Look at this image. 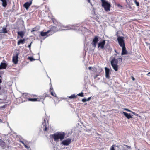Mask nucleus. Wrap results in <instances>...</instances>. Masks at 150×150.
I'll return each mask as SVG.
<instances>
[{
  "instance_id": "obj_1",
  "label": "nucleus",
  "mask_w": 150,
  "mask_h": 150,
  "mask_svg": "<svg viewBox=\"0 0 150 150\" xmlns=\"http://www.w3.org/2000/svg\"><path fill=\"white\" fill-rule=\"evenodd\" d=\"M66 134L63 132H58L51 135V137L53 138L56 142L58 141L59 139L60 141L62 140L65 137Z\"/></svg>"
},
{
  "instance_id": "obj_2",
  "label": "nucleus",
  "mask_w": 150,
  "mask_h": 150,
  "mask_svg": "<svg viewBox=\"0 0 150 150\" xmlns=\"http://www.w3.org/2000/svg\"><path fill=\"white\" fill-rule=\"evenodd\" d=\"M101 1L102 2V6L104 8L105 11L107 12L109 11L111 7L110 4L105 0H101Z\"/></svg>"
},
{
  "instance_id": "obj_3",
  "label": "nucleus",
  "mask_w": 150,
  "mask_h": 150,
  "mask_svg": "<svg viewBox=\"0 0 150 150\" xmlns=\"http://www.w3.org/2000/svg\"><path fill=\"white\" fill-rule=\"evenodd\" d=\"M124 39V38L123 36H119L117 38V40L119 44L121 47L125 46Z\"/></svg>"
},
{
  "instance_id": "obj_4",
  "label": "nucleus",
  "mask_w": 150,
  "mask_h": 150,
  "mask_svg": "<svg viewBox=\"0 0 150 150\" xmlns=\"http://www.w3.org/2000/svg\"><path fill=\"white\" fill-rule=\"evenodd\" d=\"M19 54V52H16L13 54V57L12 61L15 64H16L18 63V56Z\"/></svg>"
},
{
  "instance_id": "obj_5",
  "label": "nucleus",
  "mask_w": 150,
  "mask_h": 150,
  "mask_svg": "<svg viewBox=\"0 0 150 150\" xmlns=\"http://www.w3.org/2000/svg\"><path fill=\"white\" fill-rule=\"evenodd\" d=\"M45 99V97L44 96H38L37 98H29L28 99V101H33V102H35V101H40L42 99Z\"/></svg>"
},
{
  "instance_id": "obj_6",
  "label": "nucleus",
  "mask_w": 150,
  "mask_h": 150,
  "mask_svg": "<svg viewBox=\"0 0 150 150\" xmlns=\"http://www.w3.org/2000/svg\"><path fill=\"white\" fill-rule=\"evenodd\" d=\"M71 139L68 138L66 140L62 141L61 143L64 146H68L71 142Z\"/></svg>"
},
{
  "instance_id": "obj_7",
  "label": "nucleus",
  "mask_w": 150,
  "mask_h": 150,
  "mask_svg": "<svg viewBox=\"0 0 150 150\" xmlns=\"http://www.w3.org/2000/svg\"><path fill=\"white\" fill-rule=\"evenodd\" d=\"M105 44V40H103L100 42L98 44V48H100L101 49H103L104 48V46Z\"/></svg>"
},
{
  "instance_id": "obj_8",
  "label": "nucleus",
  "mask_w": 150,
  "mask_h": 150,
  "mask_svg": "<svg viewBox=\"0 0 150 150\" xmlns=\"http://www.w3.org/2000/svg\"><path fill=\"white\" fill-rule=\"evenodd\" d=\"M98 37L97 36H95L91 44L94 47H96L97 43L98 41Z\"/></svg>"
},
{
  "instance_id": "obj_9",
  "label": "nucleus",
  "mask_w": 150,
  "mask_h": 150,
  "mask_svg": "<svg viewBox=\"0 0 150 150\" xmlns=\"http://www.w3.org/2000/svg\"><path fill=\"white\" fill-rule=\"evenodd\" d=\"M122 57L119 58L117 59H116L115 58H113L111 61H113L114 64H117L119 62L120 63L122 62Z\"/></svg>"
},
{
  "instance_id": "obj_10",
  "label": "nucleus",
  "mask_w": 150,
  "mask_h": 150,
  "mask_svg": "<svg viewBox=\"0 0 150 150\" xmlns=\"http://www.w3.org/2000/svg\"><path fill=\"white\" fill-rule=\"evenodd\" d=\"M32 0H30L29 2H26L24 4L23 6L26 8V9H28L29 7L31 5Z\"/></svg>"
},
{
  "instance_id": "obj_11",
  "label": "nucleus",
  "mask_w": 150,
  "mask_h": 150,
  "mask_svg": "<svg viewBox=\"0 0 150 150\" xmlns=\"http://www.w3.org/2000/svg\"><path fill=\"white\" fill-rule=\"evenodd\" d=\"M110 62L111 65L113 69L115 71H118V66L117 64H114L113 63V61H111Z\"/></svg>"
},
{
  "instance_id": "obj_12",
  "label": "nucleus",
  "mask_w": 150,
  "mask_h": 150,
  "mask_svg": "<svg viewBox=\"0 0 150 150\" xmlns=\"http://www.w3.org/2000/svg\"><path fill=\"white\" fill-rule=\"evenodd\" d=\"M49 91L52 96L55 97H56L57 95L54 92L53 88L51 84V86H50Z\"/></svg>"
},
{
  "instance_id": "obj_13",
  "label": "nucleus",
  "mask_w": 150,
  "mask_h": 150,
  "mask_svg": "<svg viewBox=\"0 0 150 150\" xmlns=\"http://www.w3.org/2000/svg\"><path fill=\"white\" fill-rule=\"evenodd\" d=\"M105 77L107 79H109L110 76H109L110 70L107 67L105 68Z\"/></svg>"
},
{
  "instance_id": "obj_14",
  "label": "nucleus",
  "mask_w": 150,
  "mask_h": 150,
  "mask_svg": "<svg viewBox=\"0 0 150 150\" xmlns=\"http://www.w3.org/2000/svg\"><path fill=\"white\" fill-rule=\"evenodd\" d=\"M122 47V52L121 55H126L127 54V51L126 50L125 46L121 47Z\"/></svg>"
},
{
  "instance_id": "obj_15",
  "label": "nucleus",
  "mask_w": 150,
  "mask_h": 150,
  "mask_svg": "<svg viewBox=\"0 0 150 150\" xmlns=\"http://www.w3.org/2000/svg\"><path fill=\"white\" fill-rule=\"evenodd\" d=\"M51 31V29H50V30H48L46 32H43V31H42L40 33L41 35L42 36H48L49 35H48L47 34L49 33H50Z\"/></svg>"
},
{
  "instance_id": "obj_16",
  "label": "nucleus",
  "mask_w": 150,
  "mask_h": 150,
  "mask_svg": "<svg viewBox=\"0 0 150 150\" xmlns=\"http://www.w3.org/2000/svg\"><path fill=\"white\" fill-rule=\"evenodd\" d=\"M77 95H75V94H72L69 96H67V97L66 99L68 100L70 99H74L76 98Z\"/></svg>"
},
{
  "instance_id": "obj_17",
  "label": "nucleus",
  "mask_w": 150,
  "mask_h": 150,
  "mask_svg": "<svg viewBox=\"0 0 150 150\" xmlns=\"http://www.w3.org/2000/svg\"><path fill=\"white\" fill-rule=\"evenodd\" d=\"M0 146L3 147V148H4L6 146V143L4 141L2 140H0Z\"/></svg>"
},
{
  "instance_id": "obj_18",
  "label": "nucleus",
  "mask_w": 150,
  "mask_h": 150,
  "mask_svg": "<svg viewBox=\"0 0 150 150\" xmlns=\"http://www.w3.org/2000/svg\"><path fill=\"white\" fill-rule=\"evenodd\" d=\"M7 66V64L6 63H1L0 65V69H6Z\"/></svg>"
},
{
  "instance_id": "obj_19",
  "label": "nucleus",
  "mask_w": 150,
  "mask_h": 150,
  "mask_svg": "<svg viewBox=\"0 0 150 150\" xmlns=\"http://www.w3.org/2000/svg\"><path fill=\"white\" fill-rule=\"evenodd\" d=\"M25 39H20L18 42L17 45H19L21 44H24L25 42Z\"/></svg>"
},
{
  "instance_id": "obj_20",
  "label": "nucleus",
  "mask_w": 150,
  "mask_h": 150,
  "mask_svg": "<svg viewBox=\"0 0 150 150\" xmlns=\"http://www.w3.org/2000/svg\"><path fill=\"white\" fill-rule=\"evenodd\" d=\"M123 113L124 115L128 119L132 118V117L131 115L130 114H128L127 112H123Z\"/></svg>"
},
{
  "instance_id": "obj_21",
  "label": "nucleus",
  "mask_w": 150,
  "mask_h": 150,
  "mask_svg": "<svg viewBox=\"0 0 150 150\" xmlns=\"http://www.w3.org/2000/svg\"><path fill=\"white\" fill-rule=\"evenodd\" d=\"M18 35H19L21 38H23L24 35V33L22 31H18L17 32Z\"/></svg>"
},
{
  "instance_id": "obj_22",
  "label": "nucleus",
  "mask_w": 150,
  "mask_h": 150,
  "mask_svg": "<svg viewBox=\"0 0 150 150\" xmlns=\"http://www.w3.org/2000/svg\"><path fill=\"white\" fill-rule=\"evenodd\" d=\"M8 31L6 28L3 27L1 30H0V33H7Z\"/></svg>"
},
{
  "instance_id": "obj_23",
  "label": "nucleus",
  "mask_w": 150,
  "mask_h": 150,
  "mask_svg": "<svg viewBox=\"0 0 150 150\" xmlns=\"http://www.w3.org/2000/svg\"><path fill=\"white\" fill-rule=\"evenodd\" d=\"M2 2V5L4 7H5L7 5L6 1V0H1Z\"/></svg>"
},
{
  "instance_id": "obj_24",
  "label": "nucleus",
  "mask_w": 150,
  "mask_h": 150,
  "mask_svg": "<svg viewBox=\"0 0 150 150\" xmlns=\"http://www.w3.org/2000/svg\"><path fill=\"white\" fill-rule=\"evenodd\" d=\"M133 1L137 6H139V2L137 1V0H133Z\"/></svg>"
},
{
  "instance_id": "obj_25",
  "label": "nucleus",
  "mask_w": 150,
  "mask_h": 150,
  "mask_svg": "<svg viewBox=\"0 0 150 150\" xmlns=\"http://www.w3.org/2000/svg\"><path fill=\"white\" fill-rule=\"evenodd\" d=\"M42 125L44 126H47L46 120L45 119L42 122Z\"/></svg>"
},
{
  "instance_id": "obj_26",
  "label": "nucleus",
  "mask_w": 150,
  "mask_h": 150,
  "mask_svg": "<svg viewBox=\"0 0 150 150\" xmlns=\"http://www.w3.org/2000/svg\"><path fill=\"white\" fill-rule=\"evenodd\" d=\"M77 95V96H79L80 97H83L84 96L83 93L81 92L80 93L78 94Z\"/></svg>"
},
{
  "instance_id": "obj_27",
  "label": "nucleus",
  "mask_w": 150,
  "mask_h": 150,
  "mask_svg": "<svg viewBox=\"0 0 150 150\" xmlns=\"http://www.w3.org/2000/svg\"><path fill=\"white\" fill-rule=\"evenodd\" d=\"M132 113L134 115L137 116H138L139 117H141V116L139 115L138 114H136V113L134 112H132Z\"/></svg>"
},
{
  "instance_id": "obj_28",
  "label": "nucleus",
  "mask_w": 150,
  "mask_h": 150,
  "mask_svg": "<svg viewBox=\"0 0 150 150\" xmlns=\"http://www.w3.org/2000/svg\"><path fill=\"white\" fill-rule=\"evenodd\" d=\"M28 59L29 60H30V61H33L35 60V59H34L32 57H28Z\"/></svg>"
},
{
  "instance_id": "obj_29",
  "label": "nucleus",
  "mask_w": 150,
  "mask_h": 150,
  "mask_svg": "<svg viewBox=\"0 0 150 150\" xmlns=\"http://www.w3.org/2000/svg\"><path fill=\"white\" fill-rule=\"evenodd\" d=\"M115 145H112L110 148V150H115L114 149V146Z\"/></svg>"
},
{
  "instance_id": "obj_30",
  "label": "nucleus",
  "mask_w": 150,
  "mask_h": 150,
  "mask_svg": "<svg viewBox=\"0 0 150 150\" xmlns=\"http://www.w3.org/2000/svg\"><path fill=\"white\" fill-rule=\"evenodd\" d=\"M45 127V128L44 129V131H46L47 130V126H44Z\"/></svg>"
},
{
  "instance_id": "obj_31",
  "label": "nucleus",
  "mask_w": 150,
  "mask_h": 150,
  "mask_svg": "<svg viewBox=\"0 0 150 150\" xmlns=\"http://www.w3.org/2000/svg\"><path fill=\"white\" fill-rule=\"evenodd\" d=\"M123 146H126L127 147V149H130V148H131V146H130L127 145H124Z\"/></svg>"
},
{
  "instance_id": "obj_32",
  "label": "nucleus",
  "mask_w": 150,
  "mask_h": 150,
  "mask_svg": "<svg viewBox=\"0 0 150 150\" xmlns=\"http://www.w3.org/2000/svg\"><path fill=\"white\" fill-rule=\"evenodd\" d=\"M82 101L83 102H85L87 101L86 99H83L82 100Z\"/></svg>"
},
{
  "instance_id": "obj_33",
  "label": "nucleus",
  "mask_w": 150,
  "mask_h": 150,
  "mask_svg": "<svg viewBox=\"0 0 150 150\" xmlns=\"http://www.w3.org/2000/svg\"><path fill=\"white\" fill-rule=\"evenodd\" d=\"M36 28H33L32 30V31L31 32H33V31H36Z\"/></svg>"
},
{
  "instance_id": "obj_34",
  "label": "nucleus",
  "mask_w": 150,
  "mask_h": 150,
  "mask_svg": "<svg viewBox=\"0 0 150 150\" xmlns=\"http://www.w3.org/2000/svg\"><path fill=\"white\" fill-rule=\"evenodd\" d=\"M125 110L127 111H128V112H132V111H131L130 110L128 109H125Z\"/></svg>"
},
{
  "instance_id": "obj_35",
  "label": "nucleus",
  "mask_w": 150,
  "mask_h": 150,
  "mask_svg": "<svg viewBox=\"0 0 150 150\" xmlns=\"http://www.w3.org/2000/svg\"><path fill=\"white\" fill-rule=\"evenodd\" d=\"M44 96V95L43 96ZM44 97H45H45H50V95L49 94H46L45 95V96H44Z\"/></svg>"
},
{
  "instance_id": "obj_36",
  "label": "nucleus",
  "mask_w": 150,
  "mask_h": 150,
  "mask_svg": "<svg viewBox=\"0 0 150 150\" xmlns=\"http://www.w3.org/2000/svg\"><path fill=\"white\" fill-rule=\"evenodd\" d=\"M117 6L118 7H121V8L122 7V6L121 5H120L119 4H117Z\"/></svg>"
},
{
  "instance_id": "obj_37",
  "label": "nucleus",
  "mask_w": 150,
  "mask_h": 150,
  "mask_svg": "<svg viewBox=\"0 0 150 150\" xmlns=\"http://www.w3.org/2000/svg\"><path fill=\"white\" fill-rule=\"evenodd\" d=\"M91 98V97H89L87 99V101H89L90 100Z\"/></svg>"
},
{
  "instance_id": "obj_38",
  "label": "nucleus",
  "mask_w": 150,
  "mask_h": 150,
  "mask_svg": "<svg viewBox=\"0 0 150 150\" xmlns=\"http://www.w3.org/2000/svg\"><path fill=\"white\" fill-rule=\"evenodd\" d=\"M32 42H31L28 46V47L29 48H30L31 47V43H32Z\"/></svg>"
},
{
  "instance_id": "obj_39",
  "label": "nucleus",
  "mask_w": 150,
  "mask_h": 150,
  "mask_svg": "<svg viewBox=\"0 0 150 150\" xmlns=\"http://www.w3.org/2000/svg\"><path fill=\"white\" fill-rule=\"evenodd\" d=\"M98 76V75H96V76H94V77H94V79H95L97 77V76Z\"/></svg>"
},
{
  "instance_id": "obj_40",
  "label": "nucleus",
  "mask_w": 150,
  "mask_h": 150,
  "mask_svg": "<svg viewBox=\"0 0 150 150\" xmlns=\"http://www.w3.org/2000/svg\"><path fill=\"white\" fill-rule=\"evenodd\" d=\"M132 80H133V81H134L135 80V78H134L132 76Z\"/></svg>"
},
{
  "instance_id": "obj_41",
  "label": "nucleus",
  "mask_w": 150,
  "mask_h": 150,
  "mask_svg": "<svg viewBox=\"0 0 150 150\" xmlns=\"http://www.w3.org/2000/svg\"><path fill=\"white\" fill-rule=\"evenodd\" d=\"M92 68V67H88V69L89 70H91V69Z\"/></svg>"
},
{
  "instance_id": "obj_42",
  "label": "nucleus",
  "mask_w": 150,
  "mask_h": 150,
  "mask_svg": "<svg viewBox=\"0 0 150 150\" xmlns=\"http://www.w3.org/2000/svg\"><path fill=\"white\" fill-rule=\"evenodd\" d=\"M123 150H127L125 147H123Z\"/></svg>"
},
{
  "instance_id": "obj_43",
  "label": "nucleus",
  "mask_w": 150,
  "mask_h": 150,
  "mask_svg": "<svg viewBox=\"0 0 150 150\" xmlns=\"http://www.w3.org/2000/svg\"><path fill=\"white\" fill-rule=\"evenodd\" d=\"M21 143L22 144H23V145H25V143H24V142H23V141H21Z\"/></svg>"
},
{
  "instance_id": "obj_44",
  "label": "nucleus",
  "mask_w": 150,
  "mask_h": 150,
  "mask_svg": "<svg viewBox=\"0 0 150 150\" xmlns=\"http://www.w3.org/2000/svg\"><path fill=\"white\" fill-rule=\"evenodd\" d=\"M24 146L25 147V148H28V146L26 145H25H25H24Z\"/></svg>"
},
{
  "instance_id": "obj_45",
  "label": "nucleus",
  "mask_w": 150,
  "mask_h": 150,
  "mask_svg": "<svg viewBox=\"0 0 150 150\" xmlns=\"http://www.w3.org/2000/svg\"><path fill=\"white\" fill-rule=\"evenodd\" d=\"M32 96H33V97H36V96H36V95H33Z\"/></svg>"
},
{
  "instance_id": "obj_46",
  "label": "nucleus",
  "mask_w": 150,
  "mask_h": 150,
  "mask_svg": "<svg viewBox=\"0 0 150 150\" xmlns=\"http://www.w3.org/2000/svg\"><path fill=\"white\" fill-rule=\"evenodd\" d=\"M87 1H88V2L89 3H91V1H90V0H87Z\"/></svg>"
},
{
  "instance_id": "obj_47",
  "label": "nucleus",
  "mask_w": 150,
  "mask_h": 150,
  "mask_svg": "<svg viewBox=\"0 0 150 150\" xmlns=\"http://www.w3.org/2000/svg\"><path fill=\"white\" fill-rule=\"evenodd\" d=\"M55 28V27L54 26H53L52 27V29H53V28Z\"/></svg>"
},
{
  "instance_id": "obj_48",
  "label": "nucleus",
  "mask_w": 150,
  "mask_h": 150,
  "mask_svg": "<svg viewBox=\"0 0 150 150\" xmlns=\"http://www.w3.org/2000/svg\"><path fill=\"white\" fill-rule=\"evenodd\" d=\"M150 74V72L148 73V74H147V75H148L149 74Z\"/></svg>"
},
{
  "instance_id": "obj_49",
  "label": "nucleus",
  "mask_w": 150,
  "mask_h": 150,
  "mask_svg": "<svg viewBox=\"0 0 150 150\" xmlns=\"http://www.w3.org/2000/svg\"><path fill=\"white\" fill-rule=\"evenodd\" d=\"M2 82V81L1 79H0V83Z\"/></svg>"
},
{
  "instance_id": "obj_50",
  "label": "nucleus",
  "mask_w": 150,
  "mask_h": 150,
  "mask_svg": "<svg viewBox=\"0 0 150 150\" xmlns=\"http://www.w3.org/2000/svg\"><path fill=\"white\" fill-rule=\"evenodd\" d=\"M129 9H131V8H132V7H131V6H130V7H129Z\"/></svg>"
},
{
  "instance_id": "obj_51",
  "label": "nucleus",
  "mask_w": 150,
  "mask_h": 150,
  "mask_svg": "<svg viewBox=\"0 0 150 150\" xmlns=\"http://www.w3.org/2000/svg\"><path fill=\"white\" fill-rule=\"evenodd\" d=\"M1 74L0 73V77H1Z\"/></svg>"
},
{
  "instance_id": "obj_52",
  "label": "nucleus",
  "mask_w": 150,
  "mask_h": 150,
  "mask_svg": "<svg viewBox=\"0 0 150 150\" xmlns=\"http://www.w3.org/2000/svg\"><path fill=\"white\" fill-rule=\"evenodd\" d=\"M1 87L0 86V90H1Z\"/></svg>"
}]
</instances>
